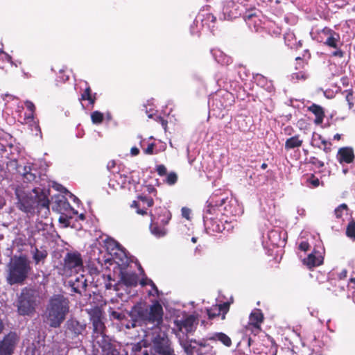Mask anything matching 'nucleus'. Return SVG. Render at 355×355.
<instances>
[{"mask_svg": "<svg viewBox=\"0 0 355 355\" xmlns=\"http://www.w3.org/2000/svg\"><path fill=\"white\" fill-rule=\"evenodd\" d=\"M25 105L26 109L30 111V114L27 116V118L33 119L34 118V112L35 111V106L34 103L31 101H27L25 103Z\"/></svg>", "mask_w": 355, "mask_h": 355, "instance_id": "nucleus-41", "label": "nucleus"}, {"mask_svg": "<svg viewBox=\"0 0 355 355\" xmlns=\"http://www.w3.org/2000/svg\"><path fill=\"white\" fill-rule=\"evenodd\" d=\"M149 282V285L151 286L152 289L154 291L155 293H152L150 291L149 292V295H159V290L157 287V286L155 285V284L153 282V280H149L148 281Z\"/></svg>", "mask_w": 355, "mask_h": 355, "instance_id": "nucleus-49", "label": "nucleus"}, {"mask_svg": "<svg viewBox=\"0 0 355 355\" xmlns=\"http://www.w3.org/2000/svg\"><path fill=\"white\" fill-rule=\"evenodd\" d=\"M304 263L310 268L319 266L321 263L318 259H317L316 257L313 254H309V256L304 259Z\"/></svg>", "mask_w": 355, "mask_h": 355, "instance_id": "nucleus-30", "label": "nucleus"}, {"mask_svg": "<svg viewBox=\"0 0 355 355\" xmlns=\"http://www.w3.org/2000/svg\"><path fill=\"white\" fill-rule=\"evenodd\" d=\"M347 270H343L340 273V279H343V278H345L347 277Z\"/></svg>", "mask_w": 355, "mask_h": 355, "instance_id": "nucleus-64", "label": "nucleus"}, {"mask_svg": "<svg viewBox=\"0 0 355 355\" xmlns=\"http://www.w3.org/2000/svg\"><path fill=\"white\" fill-rule=\"evenodd\" d=\"M354 159L355 155L352 147H341L338 149L337 159L340 164H351L354 161Z\"/></svg>", "mask_w": 355, "mask_h": 355, "instance_id": "nucleus-16", "label": "nucleus"}, {"mask_svg": "<svg viewBox=\"0 0 355 355\" xmlns=\"http://www.w3.org/2000/svg\"><path fill=\"white\" fill-rule=\"evenodd\" d=\"M166 178L164 182L168 185H173L178 181V175L175 172H171L166 174Z\"/></svg>", "mask_w": 355, "mask_h": 355, "instance_id": "nucleus-36", "label": "nucleus"}, {"mask_svg": "<svg viewBox=\"0 0 355 355\" xmlns=\"http://www.w3.org/2000/svg\"><path fill=\"white\" fill-rule=\"evenodd\" d=\"M83 266L82 255L78 251L67 252L63 259V270L66 273H71L73 270H77L81 268Z\"/></svg>", "mask_w": 355, "mask_h": 355, "instance_id": "nucleus-8", "label": "nucleus"}, {"mask_svg": "<svg viewBox=\"0 0 355 355\" xmlns=\"http://www.w3.org/2000/svg\"><path fill=\"white\" fill-rule=\"evenodd\" d=\"M33 254V259L35 265L39 264L40 262L44 263L48 256V252L45 249H38L35 247L31 251Z\"/></svg>", "mask_w": 355, "mask_h": 355, "instance_id": "nucleus-23", "label": "nucleus"}, {"mask_svg": "<svg viewBox=\"0 0 355 355\" xmlns=\"http://www.w3.org/2000/svg\"><path fill=\"white\" fill-rule=\"evenodd\" d=\"M105 244L107 249L114 250L115 248H119V243L116 241L114 239L109 238L105 240Z\"/></svg>", "mask_w": 355, "mask_h": 355, "instance_id": "nucleus-43", "label": "nucleus"}, {"mask_svg": "<svg viewBox=\"0 0 355 355\" xmlns=\"http://www.w3.org/2000/svg\"><path fill=\"white\" fill-rule=\"evenodd\" d=\"M310 245L307 241H302L299 245V249L304 252L308 251Z\"/></svg>", "mask_w": 355, "mask_h": 355, "instance_id": "nucleus-50", "label": "nucleus"}, {"mask_svg": "<svg viewBox=\"0 0 355 355\" xmlns=\"http://www.w3.org/2000/svg\"><path fill=\"white\" fill-rule=\"evenodd\" d=\"M151 280L150 279L148 278L147 277H143L140 281V284L142 286H145L146 285H149L148 281Z\"/></svg>", "mask_w": 355, "mask_h": 355, "instance_id": "nucleus-60", "label": "nucleus"}, {"mask_svg": "<svg viewBox=\"0 0 355 355\" xmlns=\"http://www.w3.org/2000/svg\"><path fill=\"white\" fill-rule=\"evenodd\" d=\"M245 330L247 332H250L251 334H254V336H257L259 334L261 331V325L258 324H248L245 326Z\"/></svg>", "mask_w": 355, "mask_h": 355, "instance_id": "nucleus-35", "label": "nucleus"}, {"mask_svg": "<svg viewBox=\"0 0 355 355\" xmlns=\"http://www.w3.org/2000/svg\"><path fill=\"white\" fill-rule=\"evenodd\" d=\"M131 207L137 209L136 211L138 214H140L141 216L147 215L146 208L144 207L143 209H141L139 202L134 200L131 205Z\"/></svg>", "mask_w": 355, "mask_h": 355, "instance_id": "nucleus-42", "label": "nucleus"}, {"mask_svg": "<svg viewBox=\"0 0 355 355\" xmlns=\"http://www.w3.org/2000/svg\"><path fill=\"white\" fill-rule=\"evenodd\" d=\"M311 58V53L308 49L305 50L303 54V57H297L295 60L297 61L303 60H309Z\"/></svg>", "mask_w": 355, "mask_h": 355, "instance_id": "nucleus-51", "label": "nucleus"}, {"mask_svg": "<svg viewBox=\"0 0 355 355\" xmlns=\"http://www.w3.org/2000/svg\"><path fill=\"white\" fill-rule=\"evenodd\" d=\"M96 100V93L92 94L89 86L85 88L82 93L80 101H88L89 103L94 105Z\"/></svg>", "mask_w": 355, "mask_h": 355, "instance_id": "nucleus-26", "label": "nucleus"}, {"mask_svg": "<svg viewBox=\"0 0 355 355\" xmlns=\"http://www.w3.org/2000/svg\"><path fill=\"white\" fill-rule=\"evenodd\" d=\"M155 144L154 143L149 144L146 148L144 150V153L146 155H153L154 153V148H155Z\"/></svg>", "mask_w": 355, "mask_h": 355, "instance_id": "nucleus-47", "label": "nucleus"}, {"mask_svg": "<svg viewBox=\"0 0 355 355\" xmlns=\"http://www.w3.org/2000/svg\"><path fill=\"white\" fill-rule=\"evenodd\" d=\"M207 214H208L206 213L203 217L206 229L213 232H221L223 231V225L219 223L218 220L209 217Z\"/></svg>", "mask_w": 355, "mask_h": 355, "instance_id": "nucleus-19", "label": "nucleus"}, {"mask_svg": "<svg viewBox=\"0 0 355 355\" xmlns=\"http://www.w3.org/2000/svg\"><path fill=\"white\" fill-rule=\"evenodd\" d=\"M317 41L323 43L324 45L331 48L338 49V44L340 42V34L329 27L325 26L317 31Z\"/></svg>", "mask_w": 355, "mask_h": 355, "instance_id": "nucleus-6", "label": "nucleus"}, {"mask_svg": "<svg viewBox=\"0 0 355 355\" xmlns=\"http://www.w3.org/2000/svg\"><path fill=\"white\" fill-rule=\"evenodd\" d=\"M306 183L309 186L316 188L320 185V180L314 174H311L310 177L306 180Z\"/></svg>", "mask_w": 355, "mask_h": 355, "instance_id": "nucleus-38", "label": "nucleus"}, {"mask_svg": "<svg viewBox=\"0 0 355 355\" xmlns=\"http://www.w3.org/2000/svg\"><path fill=\"white\" fill-rule=\"evenodd\" d=\"M100 347L102 351L107 355H119L120 352L116 349L115 346L110 342L107 341L103 336L102 338V343L100 344Z\"/></svg>", "mask_w": 355, "mask_h": 355, "instance_id": "nucleus-22", "label": "nucleus"}, {"mask_svg": "<svg viewBox=\"0 0 355 355\" xmlns=\"http://www.w3.org/2000/svg\"><path fill=\"white\" fill-rule=\"evenodd\" d=\"M19 338L16 332L10 331L0 341V355H12Z\"/></svg>", "mask_w": 355, "mask_h": 355, "instance_id": "nucleus-9", "label": "nucleus"}, {"mask_svg": "<svg viewBox=\"0 0 355 355\" xmlns=\"http://www.w3.org/2000/svg\"><path fill=\"white\" fill-rule=\"evenodd\" d=\"M198 322V319L194 315H186L181 319L174 320L177 329L180 331H184L186 334L195 331Z\"/></svg>", "mask_w": 355, "mask_h": 355, "instance_id": "nucleus-10", "label": "nucleus"}, {"mask_svg": "<svg viewBox=\"0 0 355 355\" xmlns=\"http://www.w3.org/2000/svg\"><path fill=\"white\" fill-rule=\"evenodd\" d=\"M228 197L223 196L221 193H213L207 200V209L206 213L214 214L216 209H218L226 203Z\"/></svg>", "mask_w": 355, "mask_h": 355, "instance_id": "nucleus-12", "label": "nucleus"}, {"mask_svg": "<svg viewBox=\"0 0 355 355\" xmlns=\"http://www.w3.org/2000/svg\"><path fill=\"white\" fill-rule=\"evenodd\" d=\"M343 94H346L345 95V100L347 102L348 106L349 109L353 108L354 103V91L352 88H349L348 89L345 90Z\"/></svg>", "mask_w": 355, "mask_h": 355, "instance_id": "nucleus-32", "label": "nucleus"}, {"mask_svg": "<svg viewBox=\"0 0 355 355\" xmlns=\"http://www.w3.org/2000/svg\"><path fill=\"white\" fill-rule=\"evenodd\" d=\"M104 119L103 114L99 111H94L91 114V119L93 123L100 124L103 122Z\"/></svg>", "mask_w": 355, "mask_h": 355, "instance_id": "nucleus-34", "label": "nucleus"}, {"mask_svg": "<svg viewBox=\"0 0 355 355\" xmlns=\"http://www.w3.org/2000/svg\"><path fill=\"white\" fill-rule=\"evenodd\" d=\"M294 77H295V78H297V79L306 80L307 78V75L302 71H300V72L293 73V78H294Z\"/></svg>", "mask_w": 355, "mask_h": 355, "instance_id": "nucleus-52", "label": "nucleus"}, {"mask_svg": "<svg viewBox=\"0 0 355 355\" xmlns=\"http://www.w3.org/2000/svg\"><path fill=\"white\" fill-rule=\"evenodd\" d=\"M254 17H256V15L254 13L245 14L243 16V19L245 21H248Z\"/></svg>", "mask_w": 355, "mask_h": 355, "instance_id": "nucleus-61", "label": "nucleus"}, {"mask_svg": "<svg viewBox=\"0 0 355 355\" xmlns=\"http://www.w3.org/2000/svg\"><path fill=\"white\" fill-rule=\"evenodd\" d=\"M15 195L17 199V207L21 211L31 214H33L35 210L38 214L44 211L45 216L50 213V201L42 190L39 191L37 189H33L32 193L17 189Z\"/></svg>", "mask_w": 355, "mask_h": 355, "instance_id": "nucleus-2", "label": "nucleus"}, {"mask_svg": "<svg viewBox=\"0 0 355 355\" xmlns=\"http://www.w3.org/2000/svg\"><path fill=\"white\" fill-rule=\"evenodd\" d=\"M239 6L233 1H227L223 8L224 19L232 20L241 15L239 10Z\"/></svg>", "mask_w": 355, "mask_h": 355, "instance_id": "nucleus-17", "label": "nucleus"}, {"mask_svg": "<svg viewBox=\"0 0 355 355\" xmlns=\"http://www.w3.org/2000/svg\"><path fill=\"white\" fill-rule=\"evenodd\" d=\"M218 62H220V60H218ZM220 62L222 64L228 65L230 63H232V58L230 57L225 56V58H223V60L222 61H220Z\"/></svg>", "mask_w": 355, "mask_h": 355, "instance_id": "nucleus-58", "label": "nucleus"}, {"mask_svg": "<svg viewBox=\"0 0 355 355\" xmlns=\"http://www.w3.org/2000/svg\"><path fill=\"white\" fill-rule=\"evenodd\" d=\"M321 144L323 145L322 150L325 153L327 154L331 151L332 144L331 141H329L326 140L325 139H322Z\"/></svg>", "mask_w": 355, "mask_h": 355, "instance_id": "nucleus-44", "label": "nucleus"}, {"mask_svg": "<svg viewBox=\"0 0 355 355\" xmlns=\"http://www.w3.org/2000/svg\"><path fill=\"white\" fill-rule=\"evenodd\" d=\"M130 153L132 156H137L139 154V150L137 147H132L130 149Z\"/></svg>", "mask_w": 355, "mask_h": 355, "instance_id": "nucleus-59", "label": "nucleus"}, {"mask_svg": "<svg viewBox=\"0 0 355 355\" xmlns=\"http://www.w3.org/2000/svg\"><path fill=\"white\" fill-rule=\"evenodd\" d=\"M308 162L313 166H315L318 168H322L324 166V162L320 160L318 157L315 156L310 157Z\"/></svg>", "mask_w": 355, "mask_h": 355, "instance_id": "nucleus-40", "label": "nucleus"}, {"mask_svg": "<svg viewBox=\"0 0 355 355\" xmlns=\"http://www.w3.org/2000/svg\"><path fill=\"white\" fill-rule=\"evenodd\" d=\"M7 267L6 282L11 286L24 284L32 269L26 255L15 256Z\"/></svg>", "mask_w": 355, "mask_h": 355, "instance_id": "nucleus-4", "label": "nucleus"}, {"mask_svg": "<svg viewBox=\"0 0 355 355\" xmlns=\"http://www.w3.org/2000/svg\"><path fill=\"white\" fill-rule=\"evenodd\" d=\"M183 347L187 353H193V347L191 346V343H184Z\"/></svg>", "mask_w": 355, "mask_h": 355, "instance_id": "nucleus-54", "label": "nucleus"}, {"mask_svg": "<svg viewBox=\"0 0 355 355\" xmlns=\"http://www.w3.org/2000/svg\"><path fill=\"white\" fill-rule=\"evenodd\" d=\"M263 314L259 309H254L249 316V324L261 325L263 322Z\"/></svg>", "mask_w": 355, "mask_h": 355, "instance_id": "nucleus-24", "label": "nucleus"}, {"mask_svg": "<svg viewBox=\"0 0 355 355\" xmlns=\"http://www.w3.org/2000/svg\"><path fill=\"white\" fill-rule=\"evenodd\" d=\"M346 236L352 241H355V220H352L349 222L346 228Z\"/></svg>", "mask_w": 355, "mask_h": 355, "instance_id": "nucleus-29", "label": "nucleus"}, {"mask_svg": "<svg viewBox=\"0 0 355 355\" xmlns=\"http://www.w3.org/2000/svg\"><path fill=\"white\" fill-rule=\"evenodd\" d=\"M69 312V300L61 294L53 295L49 300L45 315L50 327L59 328Z\"/></svg>", "mask_w": 355, "mask_h": 355, "instance_id": "nucleus-3", "label": "nucleus"}, {"mask_svg": "<svg viewBox=\"0 0 355 355\" xmlns=\"http://www.w3.org/2000/svg\"><path fill=\"white\" fill-rule=\"evenodd\" d=\"M121 279L127 286H135L139 281V277L135 272H122Z\"/></svg>", "mask_w": 355, "mask_h": 355, "instance_id": "nucleus-21", "label": "nucleus"}, {"mask_svg": "<svg viewBox=\"0 0 355 355\" xmlns=\"http://www.w3.org/2000/svg\"><path fill=\"white\" fill-rule=\"evenodd\" d=\"M156 171L159 176H164L167 174V169L164 164L157 165Z\"/></svg>", "mask_w": 355, "mask_h": 355, "instance_id": "nucleus-45", "label": "nucleus"}, {"mask_svg": "<svg viewBox=\"0 0 355 355\" xmlns=\"http://www.w3.org/2000/svg\"><path fill=\"white\" fill-rule=\"evenodd\" d=\"M190 343H196V344H198L199 346H200L202 347H205L207 346V344L205 342L196 341V340H191Z\"/></svg>", "mask_w": 355, "mask_h": 355, "instance_id": "nucleus-62", "label": "nucleus"}, {"mask_svg": "<svg viewBox=\"0 0 355 355\" xmlns=\"http://www.w3.org/2000/svg\"><path fill=\"white\" fill-rule=\"evenodd\" d=\"M87 286V280L83 275H81L80 277H77L75 282L73 283L72 288L75 293H81L80 288L85 290Z\"/></svg>", "mask_w": 355, "mask_h": 355, "instance_id": "nucleus-28", "label": "nucleus"}, {"mask_svg": "<svg viewBox=\"0 0 355 355\" xmlns=\"http://www.w3.org/2000/svg\"><path fill=\"white\" fill-rule=\"evenodd\" d=\"M210 340L213 341H220L225 346L230 347L232 345V342L231 338L223 332L215 333L211 337L209 338Z\"/></svg>", "mask_w": 355, "mask_h": 355, "instance_id": "nucleus-25", "label": "nucleus"}, {"mask_svg": "<svg viewBox=\"0 0 355 355\" xmlns=\"http://www.w3.org/2000/svg\"><path fill=\"white\" fill-rule=\"evenodd\" d=\"M340 83L343 86L348 87L349 85V79L347 76H343L340 78Z\"/></svg>", "mask_w": 355, "mask_h": 355, "instance_id": "nucleus-53", "label": "nucleus"}, {"mask_svg": "<svg viewBox=\"0 0 355 355\" xmlns=\"http://www.w3.org/2000/svg\"><path fill=\"white\" fill-rule=\"evenodd\" d=\"M202 21L205 22V24H207L211 28V31H214V28L215 27L214 24L216 21V17L211 13H207L205 16Z\"/></svg>", "mask_w": 355, "mask_h": 355, "instance_id": "nucleus-33", "label": "nucleus"}, {"mask_svg": "<svg viewBox=\"0 0 355 355\" xmlns=\"http://www.w3.org/2000/svg\"><path fill=\"white\" fill-rule=\"evenodd\" d=\"M307 110L314 114V123L315 125H320L323 123L325 117V112L322 106L315 103H312L307 107Z\"/></svg>", "mask_w": 355, "mask_h": 355, "instance_id": "nucleus-18", "label": "nucleus"}, {"mask_svg": "<svg viewBox=\"0 0 355 355\" xmlns=\"http://www.w3.org/2000/svg\"><path fill=\"white\" fill-rule=\"evenodd\" d=\"M65 328L66 335L71 338H75L83 335L86 331V324L71 318L67 321Z\"/></svg>", "mask_w": 355, "mask_h": 355, "instance_id": "nucleus-11", "label": "nucleus"}, {"mask_svg": "<svg viewBox=\"0 0 355 355\" xmlns=\"http://www.w3.org/2000/svg\"><path fill=\"white\" fill-rule=\"evenodd\" d=\"M182 214L184 218L189 219V214H190V209L187 207H183L182 209Z\"/></svg>", "mask_w": 355, "mask_h": 355, "instance_id": "nucleus-55", "label": "nucleus"}, {"mask_svg": "<svg viewBox=\"0 0 355 355\" xmlns=\"http://www.w3.org/2000/svg\"><path fill=\"white\" fill-rule=\"evenodd\" d=\"M141 345L139 343L133 345L132 350L135 353L139 352L141 350Z\"/></svg>", "mask_w": 355, "mask_h": 355, "instance_id": "nucleus-57", "label": "nucleus"}, {"mask_svg": "<svg viewBox=\"0 0 355 355\" xmlns=\"http://www.w3.org/2000/svg\"><path fill=\"white\" fill-rule=\"evenodd\" d=\"M158 224H159V223L156 222V223H152L150 225L151 232L157 236H163L166 234V230L164 228L159 227Z\"/></svg>", "mask_w": 355, "mask_h": 355, "instance_id": "nucleus-31", "label": "nucleus"}, {"mask_svg": "<svg viewBox=\"0 0 355 355\" xmlns=\"http://www.w3.org/2000/svg\"><path fill=\"white\" fill-rule=\"evenodd\" d=\"M303 144V139L300 135H295L288 138L284 144L285 150L288 151L295 148H300Z\"/></svg>", "mask_w": 355, "mask_h": 355, "instance_id": "nucleus-20", "label": "nucleus"}, {"mask_svg": "<svg viewBox=\"0 0 355 355\" xmlns=\"http://www.w3.org/2000/svg\"><path fill=\"white\" fill-rule=\"evenodd\" d=\"M348 209V207L346 204L343 203L340 205L338 207H336L334 210V214L337 218H340L343 216V211H347Z\"/></svg>", "mask_w": 355, "mask_h": 355, "instance_id": "nucleus-39", "label": "nucleus"}, {"mask_svg": "<svg viewBox=\"0 0 355 355\" xmlns=\"http://www.w3.org/2000/svg\"><path fill=\"white\" fill-rule=\"evenodd\" d=\"M336 51L332 53V56L343 58L345 55V52L339 48V45L338 44V49H335Z\"/></svg>", "mask_w": 355, "mask_h": 355, "instance_id": "nucleus-48", "label": "nucleus"}, {"mask_svg": "<svg viewBox=\"0 0 355 355\" xmlns=\"http://www.w3.org/2000/svg\"><path fill=\"white\" fill-rule=\"evenodd\" d=\"M24 181L26 182H36L37 175L33 172L32 168L30 166H25L22 173Z\"/></svg>", "mask_w": 355, "mask_h": 355, "instance_id": "nucleus-27", "label": "nucleus"}, {"mask_svg": "<svg viewBox=\"0 0 355 355\" xmlns=\"http://www.w3.org/2000/svg\"><path fill=\"white\" fill-rule=\"evenodd\" d=\"M153 355H176L167 338L157 335L153 340Z\"/></svg>", "mask_w": 355, "mask_h": 355, "instance_id": "nucleus-7", "label": "nucleus"}, {"mask_svg": "<svg viewBox=\"0 0 355 355\" xmlns=\"http://www.w3.org/2000/svg\"><path fill=\"white\" fill-rule=\"evenodd\" d=\"M137 198L143 202L144 205H146L147 207H151L154 205V200L150 197L139 195L137 196Z\"/></svg>", "mask_w": 355, "mask_h": 355, "instance_id": "nucleus-37", "label": "nucleus"}, {"mask_svg": "<svg viewBox=\"0 0 355 355\" xmlns=\"http://www.w3.org/2000/svg\"><path fill=\"white\" fill-rule=\"evenodd\" d=\"M147 190H148L149 193H157L156 189L152 185H148L147 186Z\"/></svg>", "mask_w": 355, "mask_h": 355, "instance_id": "nucleus-63", "label": "nucleus"}, {"mask_svg": "<svg viewBox=\"0 0 355 355\" xmlns=\"http://www.w3.org/2000/svg\"><path fill=\"white\" fill-rule=\"evenodd\" d=\"M230 303L225 302L222 304H216L211 308L207 309L209 319L212 320L217 316H221V319L224 320L226 318V314L230 311Z\"/></svg>", "mask_w": 355, "mask_h": 355, "instance_id": "nucleus-13", "label": "nucleus"}, {"mask_svg": "<svg viewBox=\"0 0 355 355\" xmlns=\"http://www.w3.org/2000/svg\"><path fill=\"white\" fill-rule=\"evenodd\" d=\"M129 315L132 328L149 324L152 328L159 327L163 323L164 309L157 300L150 306L137 303L132 307Z\"/></svg>", "mask_w": 355, "mask_h": 355, "instance_id": "nucleus-1", "label": "nucleus"}, {"mask_svg": "<svg viewBox=\"0 0 355 355\" xmlns=\"http://www.w3.org/2000/svg\"><path fill=\"white\" fill-rule=\"evenodd\" d=\"M284 133L287 135H291L293 134V132H294V129L293 128V127L290 126V125H288L286 126L284 129Z\"/></svg>", "mask_w": 355, "mask_h": 355, "instance_id": "nucleus-56", "label": "nucleus"}, {"mask_svg": "<svg viewBox=\"0 0 355 355\" xmlns=\"http://www.w3.org/2000/svg\"><path fill=\"white\" fill-rule=\"evenodd\" d=\"M37 295L35 290L24 288L17 301V312L20 315L32 316L35 313Z\"/></svg>", "mask_w": 355, "mask_h": 355, "instance_id": "nucleus-5", "label": "nucleus"}, {"mask_svg": "<svg viewBox=\"0 0 355 355\" xmlns=\"http://www.w3.org/2000/svg\"><path fill=\"white\" fill-rule=\"evenodd\" d=\"M220 98L229 100L230 98H232V94L231 93L228 92H225L221 96L217 94L216 97L215 98V101H218L221 102V99Z\"/></svg>", "mask_w": 355, "mask_h": 355, "instance_id": "nucleus-46", "label": "nucleus"}, {"mask_svg": "<svg viewBox=\"0 0 355 355\" xmlns=\"http://www.w3.org/2000/svg\"><path fill=\"white\" fill-rule=\"evenodd\" d=\"M103 314L99 309L92 310L91 313V321L92 322L94 331L97 334H104L105 326L102 320Z\"/></svg>", "mask_w": 355, "mask_h": 355, "instance_id": "nucleus-15", "label": "nucleus"}, {"mask_svg": "<svg viewBox=\"0 0 355 355\" xmlns=\"http://www.w3.org/2000/svg\"><path fill=\"white\" fill-rule=\"evenodd\" d=\"M171 219L170 211L165 207H158L155 209L154 214H151L152 221L157 220L160 225H166Z\"/></svg>", "mask_w": 355, "mask_h": 355, "instance_id": "nucleus-14", "label": "nucleus"}]
</instances>
